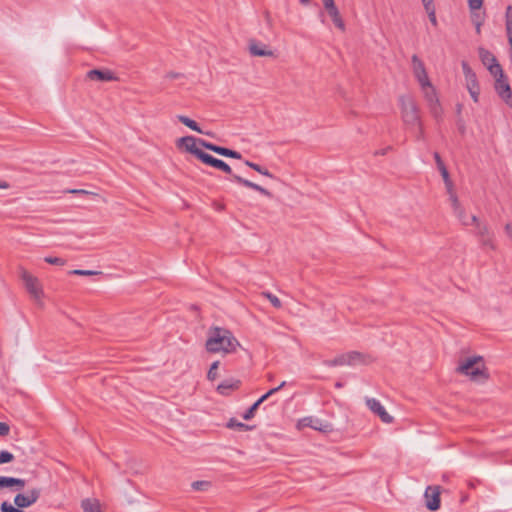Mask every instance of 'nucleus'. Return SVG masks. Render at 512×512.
Returning <instances> with one entry per match:
<instances>
[{"instance_id": "f257e3e1", "label": "nucleus", "mask_w": 512, "mask_h": 512, "mask_svg": "<svg viewBox=\"0 0 512 512\" xmlns=\"http://www.w3.org/2000/svg\"><path fill=\"white\" fill-rule=\"evenodd\" d=\"M205 348L209 353H222L224 355L235 353L241 347L240 342L228 329L212 327L208 330Z\"/></svg>"}, {"instance_id": "f03ea898", "label": "nucleus", "mask_w": 512, "mask_h": 512, "mask_svg": "<svg viewBox=\"0 0 512 512\" xmlns=\"http://www.w3.org/2000/svg\"><path fill=\"white\" fill-rule=\"evenodd\" d=\"M456 372L468 376L472 381L488 379L482 356H472L461 360L456 368Z\"/></svg>"}, {"instance_id": "7ed1b4c3", "label": "nucleus", "mask_w": 512, "mask_h": 512, "mask_svg": "<svg viewBox=\"0 0 512 512\" xmlns=\"http://www.w3.org/2000/svg\"><path fill=\"white\" fill-rule=\"evenodd\" d=\"M399 102L404 123L408 125L419 124L418 107L414 99L410 96L402 95L399 97Z\"/></svg>"}, {"instance_id": "20e7f679", "label": "nucleus", "mask_w": 512, "mask_h": 512, "mask_svg": "<svg viewBox=\"0 0 512 512\" xmlns=\"http://www.w3.org/2000/svg\"><path fill=\"white\" fill-rule=\"evenodd\" d=\"M19 276L21 280L23 281L26 290L31 295V297L37 301L40 302L41 298L43 297V289L39 282V279L35 276H33L31 273H29L25 268L20 267L19 268Z\"/></svg>"}, {"instance_id": "39448f33", "label": "nucleus", "mask_w": 512, "mask_h": 512, "mask_svg": "<svg viewBox=\"0 0 512 512\" xmlns=\"http://www.w3.org/2000/svg\"><path fill=\"white\" fill-rule=\"evenodd\" d=\"M366 358L367 357L365 355H363L359 352H356V351H352V352H348L345 354H341V355L335 357L334 359L325 360L323 362V364L326 366H329V367L345 366V365L353 366L358 363H367Z\"/></svg>"}, {"instance_id": "423d86ee", "label": "nucleus", "mask_w": 512, "mask_h": 512, "mask_svg": "<svg viewBox=\"0 0 512 512\" xmlns=\"http://www.w3.org/2000/svg\"><path fill=\"white\" fill-rule=\"evenodd\" d=\"M461 66L465 77L466 88L473 101L477 103L480 95V86L477 76L466 61H462Z\"/></svg>"}, {"instance_id": "0eeeda50", "label": "nucleus", "mask_w": 512, "mask_h": 512, "mask_svg": "<svg viewBox=\"0 0 512 512\" xmlns=\"http://www.w3.org/2000/svg\"><path fill=\"white\" fill-rule=\"evenodd\" d=\"M200 140L201 139L195 138L193 136H184L176 141V147L194 155L197 159L202 161L204 160V157L207 155V153L198 148L197 145H199Z\"/></svg>"}, {"instance_id": "6e6552de", "label": "nucleus", "mask_w": 512, "mask_h": 512, "mask_svg": "<svg viewBox=\"0 0 512 512\" xmlns=\"http://www.w3.org/2000/svg\"><path fill=\"white\" fill-rule=\"evenodd\" d=\"M421 90L424 94V98L428 103L431 114L437 119L442 115V108L439 103V99L436 94V90L433 87L431 81H428V86L420 85Z\"/></svg>"}, {"instance_id": "1a4fd4ad", "label": "nucleus", "mask_w": 512, "mask_h": 512, "mask_svg": "<svg viewBox=\"0 0 512 512\" xmlns=\"http://www.w3.org/2000/svg\"><path fill=\"white\" fill-rule=\"evenodd\" d=\"M472 225L477 228V235L480 237L481 244L491 249H496L493 242V233L490 231L486 223H481L475 215L470 216Z\"/></svg>"}, {"instance_id": "9d476101", "label": "nucleus", "mask_w": 512, "mask_h": 512, "mask_svg": "<svg viewBox=\"0 0 512 512\" xmlns=\"http://www.w3.org/2000/svg\"><path fill=\"white\" fill-rule=\"evenodd\" d=\"M478 54L481 62L487 67L491 75L494 77L502 76V67L497 62L495 56L485 48L480 47Z\"/></svg>"}, {"instance_id": "9b49d317", "label": "nucleus", "mask_w": 512, "mask_h": 512, "mask_svg": "<svg viewBox=\"0 0 512 512\" xmlns=\"http://www.w3.org/2000/svg\"><path fill=\"white\" fill-rule=\"evenodd\" d=\"M495 78V90L499 97L505 102L506 105L512 108V90L508 83L504 72L502 71V76H497Z\"/></svg>"}, {"instance_id": "f8f14e48", "label": "nucleus", "mask_w": 512, "mask_h": 512, "mask_svg": "<svg viewBox=\"0 0 512 512\" xmlns=\"http://www.w3.org/2000/svg\"><path fill=\"white\" fill-rule=\"evenodd\" d=\"M40 494L41 490L39 488H33L27 491L25 494H17L14 498V503L20 510L22 508L30 507L37 502Z\"/></svg>"}, {"instance_id": "ddd939ff", "label": "nucleus", "mask_w": 512, "mask_h": 512, "mask_svg": "<svg viewBox=\"0 0 512 512\" xmlns=\"http://www.w3.org/2000/svg\"><path fill=\"white\" fill-rule=\"evenodd\" d=\"M411 65H412V71L413 75L418 81L419 85H426L428 86L429 77L424 65V62L416 55H412L411 57Z\"/></svg>"}, {"instance_id": "4468645a", "label": "nucleus", "mask_w": 512, "mask_h": 512, "mask_svg": "<svg viewBox=\"0 0 512 512\" xmlns=\"http://www.w3.org/2000/svg\"><path fill=\"white\" fill-rule=\"evenodd\" d=\"M369 410L377 415L382 422L390 424L393 422V417L385 410L382 404L375 398H366L365 400Z\"/></svg>"}, {"instance_id": "2eb2a0df", "label": "nucleus", "mask_w": 512, "mask_h": 512, "mask_svg": "<svg viewBox=\"0 0 512 512\" xmlns=\"http://www.w3.org/2000/svg\"><path fill=\"white\" fill-rule=\"evenodd\" d=\"M199 146L207 149V150H210L216 154H219L221 156H225V157H229V158H234V159H241L242 158V155L238 152V151H235V150H231L229 148H226V147H222V146H218V145H215L213 143H210V142H207L205 140H200L199 141Z\"/></svg>"}, {"instance_id": "dca6fc26", "label": "nucleus", "mask_w": 512, "mask_h": 512, "mask_svg": "<svg viewBox=\"0 0 512 512\" xmlns=\"http://www.w3.org/2000/svg\"><path fill=\"white\" fill-rule=\"evenodd\" d=\"M426 507L431 511H436L440 507V486H428L424 494Z\"/></svg>"}, {"instance_id": "f3484780", "label": "nucleus", "mask_w": 512, "mask_h": 512, "mask_svg": "<svg viewBox=\"0 0 512 512\" xmlns=\"http://www.w3.org/2000/svg\"><path fill=\"white\" fill-rule=\"evenodd\" d=\"M298 427H311L315 430L327 432L331 430V427L329 424H323L319 419L314 417H305L298 422Z\"/></svg>"}, {"instance_id": "a211bd4d", "label": "nucleus", "mask_w": 512, "mask_h": 512, "mask_svg": "<svg viewBox=\"0 0 512 512\" xmlns=\"http://www.w3.org/2000/svg\"><path fill=\"white\" fill-rule=\"evenodd\" d=\"M249 52L252 56L257 57H274V52L270 50L267 45L251 40L249 42Z\"/></svg>"}, {"instance_id": "6ab92c4d", "label": "nucleus", "mask_w": 512, "mask_h": 512, "mask_svg": "<svg viewBox=\"0 0 512 512\" xmlns=\"http://www.w3.org/2000/svg\"><path fill=\"white\" fill-rule=\"evenodd\" d=\"M87 78L97 81H114L117 77L110 70L93 69L87 72Z\"/></svg>"}, {"instance_id": "aec40b11", "label": "nucleus", "mask_w": 512, "mask_h": 512, "mask_svg": "<svg viewBox=\"0 0 512 512\" xmlns=\"http://www.w3.org/2000/svg\"><path fill=\"white\" fill-rule=\"evenodd\" d=\"M202 162L206 165H209L216 169H219L227 174L232 173L231 167L226 162H224L223 160L217 159L208 153L204 157V160H202Z\"/></svg>"}, {"instance_id": "412c9836", "label": "nucleus", "mask_w": 512, "mask_h": 512, "mask_svg": "<svg viewBox=\"0 0 512 512\" xmlns=\"http://www.w3.org/2000/svg\"><path fill=\"white\" fill-rule=\"evenodd\" d=\"M232 180L247 187V188H251L255 191H258L259 193H261L262 195L264 196H267V197H271L272 194L265 188L261 187L260 185L256 184V183H253L247 179H244L242 178L241 176H238V175H233L232 176Z\"/></svg>"}, {"instance_id": "4be33fe9", "label": "nucleus", "mask_w": 512, "mask_h": 512, "mask_svg": "<svg viewBox=\"0 0 512 512\" xmlns=\"http://www.w3.org/2000/svg\"><path fill=\"white\" fill-rule=\"evenodd\" d=\"M453 211L456 217L461 221V223L465 226L472 225L470 217L466 215L465 210L461 206L458 197H453Z\"/></svg>"}, {"instance_id": "5701e85b", "label": "nucleus", "mask_w": 512, "mask_h": 512, "mask_svg": "<svg viewBox=\"0 0 512 512\" xmlns=\"http://www.w3.org/2000/svg\"><path fill=\"white\" fill-rule=\"evenodd\" d=\"M239 386V380H225L217 386V392L221 395H228L231 391L237 390Z\"/></svg>"}, {"instance_id": "b1692460", "label": "nucleus", "mask_w": 512, "mask_h": 512, "mask_svg": "<svg viewBox=\"0 0 512 512\" xmlns=\"http://www.w3.org/2000/svg\"><path fill=\"white\" fill-rule=\"evenodd\" d=\"M81 508L84 512H102L101 504L96 498H85L81 501Z\"/></svg>"}, {"instance_id": "393cba45", "label": "nucleus", "mask_w": 512, "mask_h": 512, "mask_svg": "<svg viewBox=\"0 0 512 512\" xmlns=\"http://www.w3.org/2000/svg\"><path fill=\"white\" fill-rule=\"evenodd\" d=\"M328 15L330 16L333 24L341 31H345L346 26L344 23V20L342 19V16L340 14V11L338 7H335L333 9H329L326 11Z\"/></svg>"}, {"instance_id": "a878e982", "label": "nucleus", "mask_w": 512, "mask_h": 512, "mask_svg": "<svg viewBox=\"0 0 512 512\" xmlns=\"http://www.w3.org/2000/svg\"><path fill=\"white\" fill-rule=\"evenodd\" d=\"M178 120L185 126L189 127L190 129H192L198 133H204V131L201 130L199 125L194 120L190 119L189 117L184 116V115H179Z\"/></svg>"}, {"instance_id": "bb28decb", "label": "nucleus", "mask_w": 512, "mask_h": 512, "mask_svg": "<svg viewBox=\"0 0 512 512\" xmlns=\"http://www.w3.org/2000/svg\"><path fill=\"white\" fill-rule=\"evenodd\" d=\"M245 165H247L248 167H250L251 169L255 170L256 172L264 175V176H267V177H270V178H273V175L265 168H263L262 166H260L259 164H256L254 162H251L249 160H246L245 161Z\"/></svg>"}, {"instance_id": "cd10ccee", "label": "nucleus", "mask_w": 512, "mask_h": 512, "mask_svg": "<svg viewBox=\"0 0 512 512\" xmlns=\"http://www.w3.org/2000/svg\"><path fill=\"white\" fill-rule=\"evenodd\" d=\"M261 295L263 297H265L266 299H268L270 301V303L275 308H281L282 307V302L280 301V299L277 296H275L274 294H272L271 292L264 291V292L261 293Z\"/></svg>"}, {"instance_id": "c85d7f7f", "label": "nucleus", "mask_w": 512, "mask_h": 512, "mask_svg": "<svg viewBox=\"0 0 512 512\" xmlns=\"http://www.w3.org/2000/svg\"><path fill=\"white\" fill-rule=\"evenodd\" d=\"M219 364H220L219 361H215L211 364L210 369L207 373L208 380L214 381L218 377L217 370L219 368Z\"/></svg>"}, {"instance_id": "c756f323", "label": "nucleus", "mask_w": 512, "mask_h": 512, "mask_svg": "<svg viewBox=\"0 0 512 512\" xmlns=\"http://www.w3.org/2000/svg\"><path fill=\"white\" fill-rule=\"evenodd\" d=\"M191 486L196 491H205L211 486V483L209 481H194Z\"/></svg>"}, {"instance_id": "7c9ffc66", "label": "nucleus", "mask_w": 512, "mask_h": 512, "mask_svg": "<svg viewBox=\"0 0 512 512\" xmlns=\"http://www.w3.org/2000/svg\"><path fill=\"white\" fill-rule=\"evenodd\" d=\"M471 20L473 24L484 22V15L479 10H471Z\"/></svg>"}, {"instance_id": "2f4dec72", "label": "nucleus", "mask_w": 512, "mask_h": 512, "mask_svg": "<svg viewBox=\"0 0 512 512\" xmlns=\"http://www.w3.org/2000/svg\"><path fill=\"white\" fill-rule=\"evenodd\" d=\"M17 486L18 490L23 489L25 480L19 478L8 477V487Z\"/></svg>"}, {"instance_id": "473e14b6", "label": "nucleus", "mask_w": 512, "mask_h": 512, "mask_svg": "<svg viewBox=\"0 0 512 512\" xmlns=\"http://www.w3.org/2000/svg\"><path fill=\"white\" fill-rule=\"evenodd\" d=\"M0 510H1V512H23L18 507H14L7 501L2 502V504L0 506Z\"/></svg>"}, {"instance_id": "72a5a7b5", "label": "nucleus", "mask_w": 512, "mask_h": 512, "mask_svg": "<svg viewBox=\"0 0 512 512\" xmlns=\"http://www.w3.org/2000/svg\"><path fill=\"white\" fill-rule=\"evenodd\" d=\"M44 260H45L46 263L51 264V265L63 266L66 263V261L64 259L60 258V257L48 256V257H45Z\"/></svg>"}, {"instance_id": "f704fd0d", "label": "nucleus", "mask_w": 512, "mask_h": 512, "mask_svg": "<svg viewBox=\"0 0 512 512\" xmlns=\"http://www.w3.org/2000/svg\"><path fill=\"white\" fill-rule=\"evenodd\" d=\"M14 459V456L12 453L8 451H1L0 452V465L4 463H9Z\"/></svg>"}, {"instance_id": "c9c22d12", "label": "nucleus", "mask_w": 512, "mask_h": 512, "mask_svg": "<svg viewBox=\"0 0 512 512\" xmlns=\"http://www.w3.org/2000/svg\"><path fill=\"white\" fill-rule=\"evenodd\" d=\"M260 405L257 404V402H255L246 412L245 414L243 415V418L245 420H250L254 414H255V411L258 409Z\"/></svg>"}, {"instance_id": "e433bc0d", "label": "nucleus", "mask_w": 512, "mask_h": 512, "mask_svg": "<svg viewBox=\"0 0 512 512\" xmlns=\"http://www.w3.org/2000/svg\"><path fill=\"white\" fill-rule=\"evenodd\" d=\"M70 273L74 274V275H79V276H90V275L98 274L99 272L91 271V270L75 269V270H72Z\"/></svg>"}, {"instance_id": "4c0bfd02", "label": "nucleus", "mask_w": 512, "mask_h": 512, "mask_svg": "<svg viewBox=\"0 0 512 512\" xmlns=\"http://www.w3.org/2000/svg\"><path fill=\"white\" fill-rule=\"evenodd\" d=\"M483 5V0H468L470 10H480Z\"/></svg>"}, {"instance_id": "58836bf2", "label": "nucleus", "mask_w": 512, "mask_h": 512, "mask_svg": "<svg viewBox=\"0 0 512 512\" xmlns=\"http://www.w3.org/2000/svg\"><path fill=\"white\" fill-rule=\"evenodd\" d=\"M445 186H446V189H447V193L449 194L451 204H453V197H457V195L455 194V192L453 190L452 181L446 182Z\"/></svg>"}, {"instance_id": "ea45409f", "label": "nucleus", "mask_w": 512, "mask_h": 512, "mask_svg": "<svg viewBox=\"0 0 512 512\" xmlns=\"http://www.w3.org/2000/svg\"><path fill=\"white\" fill-rule=\"evenodd\" d=\"M227 427L228 428H240V429H244V428H247V425L243 424V423H240L238 422L237 420L235 419H230L229 422L227 423Z\"/></svg>"}, {"instance_id": "a19ab883", "label": "nucleus", "mask_w": 512, "mask_h": 512, "mask_svg": "<svg viewBox=\"0 0 512 512\" xmlns=\"http://www.w3.org/2000/svg\"><path fill=\"white\" fill-rule=\"evenodd\" d=\"M275 394V390H269L267 393H265L264 395H262L256 402L257 404H262L264 401H266L270 396L274 395Z\"/></svg>"}, {"instance_id": "79ce46f5", "label": "nucleus", "mask_w": 512, "mask_h": 512, "mask_svg": "<svg viewBox=\"0 0 512 512\" xmlns=\"http://www.w3.org/2000/svg\"><path fill=\"white\" fill-rule=\"evenodd\" d=\"M10 427L4 422H0V436H6L9 434Z\"/></svg>"}, {"instance_id": "37998d69", "label": "nucleus", "mask_w": 512, "mask_h": 512, "mask_svg": "<svg viewBox=\"0 0 512 512\" xmlns=\"http://www.w3.org/2000/svg\"><path fill=\"white\" fill-rule=\"evenodd\" d=\"M68 193H72V194L97 195V194H96V193H94V192L87 191V190H84V189H70V190H68Z\"/></svg>"}, {"instance_id": "c03bdc74", "label": "nucleus", "mask_w": 512, "mask_h": 512, "mask_svg": "<svg viewBox=\"0 0 512 512\" xmlns=\"http://www.w3.org/2000/svg\"><path fill=\"white\" fill-rule=\"evenodd\" d=\"M322 3L326 11L337 7L334 0H322Z\"/></svg>"}, {"instance_id": "a18cd8bd", "label": "nucleus", "mask_w": 512, "mask_h": 512, "mask_svg": "<svg viewBox=\"0 0 512 512\" xmlns=\"http://www.w3.org/2000/svg\"><path fill=\"white\" fill-rule=\"evenodd\" d=\"M439 171H440L441 176H442V178L444 180V183L451 181L450 180V176H449V172H448L446 166L441 168V169H439Z\"/></svg>"}, {"instance_id": "49530a36", "label": "nucleus", "mask_w": 512, "mask_h": 512, "mask_svg": "<svg viewBox=\"0 0 512 512\" xmlns=\"http://www.w3.org/2000/svg\"><path fill=\"white\" fill-rule=\"evenodd\" d=\"M427 13H428L429 20L431 21V23L434 26H436L437 25V19H436V15H435V9L429 10V11H427Z\"/></svg>"}, {"instance_id": "de8ad7c7", "label": "nucleus", "mask_w": 512, "mask_h": 512, "mask_svg": "<svg viewBox=\"0 0 512 512\" xmlns=\"http://www.w3.org/2000/svg\"><path fill=\"white\" fill-rule=\"evenodd\" d=\"M434 159L436 161L438 169H441V168L445 167V165H444V163H443V161H442V159H441V157H440L438 152L434 153Z\"/></svg>"}, {"instance_id": "09e8293b", "label": "nucleus", "mask_w": 512, "mask_h": 512, "mask_svg": "<svg viewBox=\"0 0 512 512\" xmlns=\"http://www.w3.org/2000/svg\"><path fill=\"white\" fill-rule=\"evenodd\" d=\"M511 21H512V6L509 5L506 8L505 22H511Z\"/></svg>"}, {"instance_id": "8fccbe9b", "label": "nucleus", "mask_w": 512, "mask_h": 512, "mask_svg": "<svg viewBox=\"0 0 512 512\" xmlns=\"http://www.w3.org/2000/svg\"><path fill=\"white\" fill-rule=\"evenodd\" d=\"M422 2H423V5H424L426 11L434 9V7L432 5L433 0H422Z\"/></svg>"}, {"instance_id": "3c124183", "label": "nucleus", "mask_w": 512, "mask_h": 512, "mask_svg": "<svg viewBox=\"0 0 512 512\" xmlns=\"http://www.w3.org/2000/svg\"><path fill=\"white\" fill-rule=\"evenodd\" d=\"M417 125H418V134H417V139H418V140H421V139H423V138H424V130H423V127H422V125H421V123H420V122H419V124H417Z\"/></svg>"}, {"instance_id": "603ef678", "label": "nucleus", "mask_w": 512, "mask_h": 512, "mask_svg": "<svg viewBox=\"0 0 512 512\" xmlns=\"http://www.w3.org/2000/svg\"><path fill=\"white\" fill-rule=\"evenodd\" d=\"M182 75L180 73H177V72H173V71H170L166 74V77L169 78V79H176V78H179L181 77Z\"/></svg>"}, {"instance_id": "864d4df0", "label": "nucleus", "mask_w": 512, "mask_h": 512, "mask_svg": "<svg viewBox=\"0 0 512 512\" xmlns=\"http://www.w3.org/2000/svg\"><path fill=\"white\" fill-rule=\"evenodd\" d=\"M8 487V477L0 476V489Z\"/></svg>"}, {"instance_id": "5fc2aeb1", "label": "nucleus", "mask_w": 512, "mask_h": 512, "mask_svg": "<svg viewBox=\"0 0 512 512\" xmlns=\"http://www.w3.org/2000/svg\"><path fill=\"white\" fill-rule=\"evenodd\" d=\"M505 232L507 236L512 240V225L510 223L505 225Z\"/></svg>"}, {"instance_id": "6e6d98bb", "label": "nucleus", "mask_w": 512, "mask_h": 512, "mask_svg": "<svg viewBox=\"0 0 512 512\" xmlns=\"http://www.w3.org/2000/svg\"><path fill=\"white\" fill-rule=\"evenodd\" d=\"M286 385V381H282L277 387L275 388H272L271 390H275V393H277L278 391H280L282 388H284Z\"/></svg>"}, {"instance_id": "4d7b16f0", "label": "nucleus", "mask_w": 512, "mask_h": 512, "mask_svg": "<svg viewBox=\"0 0 512 512\" xmlns=\"http://www.w3.org/2000/svg\"><path fill=\"white\" fill-rule=\"evenodd\" d=\"M391 148L390 147H387L385 149H381V150H377L375 151V155H385L387 153L388 150H390Z\"/></svg>"}, {"instance_id": "13d9d810", "label": "nucleus", "mask_w": 512, "mask_h": 512, "mask_svg": "<svg viewBox=\"0 0 512 512\" xmlns=\"http://www.w3.org/2000/svg\"><path fill=\"white\" fill-rule=\"evenodd\" d=\"M10 187L9 183L6 181H0V188L1 189H8Z\"/></svg>"}, {"instance_id": "bf43d9fd", "label": "nucleus", "mask_w": 512, "mask_h": 512, "mask_svg": "<svg viewBox=\"0 0 512 512\" xmlns=\"http://www.w3.org/2000/svg\"><path fill=\"white\" fill-rule=\"evenodd\" d=\"M482 24H483V23L474 24V25H475V28H476V32H477V34H480Z\"/></svg>"}, {"instance_id": "052dcab7", "label": "nucleus", "mask_w": 512, "mask_h": 512, "mask_svg": "<svg viewBox=\"0 0 512 512\" xmlns=\"http://www.w3.org/2000/svg\"><path fill=\"white\" fill-rule=\"evenodd\" d=\"M310 0H300V3L302 5H307L309 3Z\"/></svg>"}, {"instance_id": "680f3d73", "label": "nucleus", "mask_w": 512, "mask_h": 512, "mask_svg": "<svg viewBox=\"0 0 512 512\" xmlns=\"http://www.w3.org/2000/svg\"><path fill=\"white\" fill-rule=\"evenodd\" d=\"M342 386H343V385H342V383H340V382H337V383H336V387H337V388H341Z\"/></svg>"}, {"instance_id": "e2e57ef3", "label": "nucleus", "mask_w": 512, "mask_h": 512, "mask_svg": "<svg viewBox=\"0 0 512 512\" xmlns=\"http://www.w3.org/2000/svg\"><path fill=\"white\" fill-rule=\"evenodd\" d=\"M268 379H269L270 381H271V380H273V375H272V374H269V375H268Z\"/></svg>"}, {"instance_id": "0e129e2a", "label": "nucleus", "mask_w": 512, "mask_h": 512, "mask_svg": "<svg viewBox=\"0 0 512 512\" xmlns=\"http://www.w3.org/2000/svg\"><path fill=\"white\" fill-rule=\"evenodd\" d=\"M203 134L211 136V133H209V132H204Z\"/></svg>"}, {"instance_id": "69168bd1", "label": "nucleus", "mask_w": 512, "mask_h": 512, "mask_svg": "<svg viewBox=\"0 0 512 512\" xmlns=\"http://www.w3.org/2000/svg\"><path fill=\"white\" fill-rule=\"evenodd\" d=\"M461 132H464V126L460 127Z\"/></svg>"}]
</instances>
